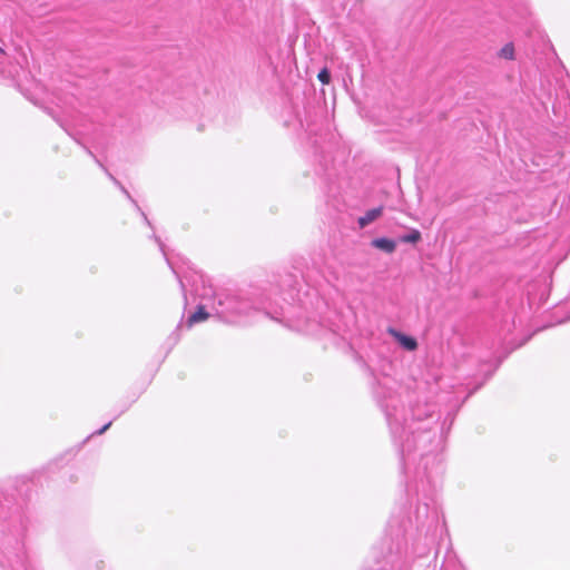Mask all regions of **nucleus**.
I'll use <instances>...</instances> for the list:
<instances>
[{"label": "nucleus", "instance_id": "4", "mask_svg": "<svg viewBox=\"0 0 570 570\" xmlns=\"http://www.w3.org/2000/svg\"><path fill=\"white\" fill-rule=\"evenodd\" d=\"M390 333L397 340V342L407 351H413L416 348L417 344L416 341L407 336L405 334H402L393 328L390 330Z\"/></svg>", "mask_w": 570, "mask_h": 570}, {"label": "nucleus", "instance_id": "2", "mask_svg": "<svg viewBox=\"0 0 570 570\" xmlns=\"http://www.w3.org/2000/svg\"><path fill=\"white\" fill-rule=\"evenodd\" d=\"M212 308L222 321L237 323L249 314L253 305L238 295L222 292L215 295Z\"/></svg>", "mask_w": 570, "mask_h": 570}, {"label": "nucleus", "instance_id": "13", "mask_svg": "<svg viewBox=\"0 0 570 570\" xmlns=\"http://www.w3.org/2000/svg\"><path fill=\"white\" fill-rule=\"evenodd\" d=\"M7 58V53L4 52V50L0 47V65L4 62Z\"/></svg>", "mask_w": 570, "mask_h": 570}, {"label": "nucleus", "instance_id": "6", "mask_svg": "<svg viewBox=\"0 0 570 570\" xmlns=\"http://www.w3.org/2000/svg\"><path fill=\"white\" fill-rule=\"evenodd\" d=\"M154 238H155V240L158 243L159 248H160V250L163 252V254H164V256H165V258H166V261H167V263H168L169 267L173 269L174 274L177 276L178 282H179V284H180V287H181V291H183V293L185 294L186 288H185V282H184V279L186 278V276H185V275H181V274H180V272H179V271L174 266V264H173V263H171V261L169 259V257H168L167 253L165 252V246H164V244L161 243V240H160L157 236H154Z\"/></svg>", "mask_w": 570, "mask_h": 570}, {"label": "nucleus", "instance_id": "11", "mask_svg": "<svg viewBox=\"0 0 570 570\" xmlns=\"http://www.w3.org/2000/svg\"><path fill=\"white\" fill-rule=\"evenodd\" d=\"M108 176L110 177V179L120 187L121 191L129 198L131 199V196L130 194L128 193V190L120 185V183L111 175V174H108Z\"/></svg>", "mask_w": 570, "mask_h": 570}, {"label": "nucleus", "instance_id": "1", "mask_svg": "<svg viewBox=\"0 0 570 570\" xmlns=\"http://www.w3.org/2000/svg\"><path fill=\"white\" fill-rule=\"evenodd\" d=\"M407 406L401 396L389 391L380 400L385 413L394 444L400 449L402 469L405 474H413L415 490L424 489V480L430 483L441 471L440 438L434 405L426 402H412L407 394Z\"/></svg>", "mask_w": 570, "mask_h": 570}, {"label": "nucleus", "instance_id": "3", "mask_svg": "<svg viewBox=\"0 0 570 570\" xmlns=\"http://www.w3.org/2000/svg\"><path fill=\"white\" fill-rule=\"evenodd\" d=\"M210 314L205 309V306L198 305L197 309L188 317L186 326L190 328L193 325L206 321Z\"/></svg>", "mask_w": 570, "mask_h": 570}, {"label": "nucleus", "instance_id": "7", "mask_svg": "<svg viewBox=\"0 0 570 570\" xmlns=\"http://www.w3.org/2000/svg\"><path fill=\"white\" fill-rule=\"evenodd\" d=\"M372 246L386 253H393L395 250L396 244L390 238L381 237L373 239Z\"/></svg>", "mask_w": 570, "mask_h": 570}, {"label": "nucleus", "instance_id": "10", "mask_svg": "<svg viewBox=\"0 0 570 570\" xmlns=\"http://www.w3.org/2000/svg\"><path fill=\"white\" fill-rule=\"evenodd\" d=\"M317 78L318 80L323 83V85H327L331 80V73L330 71L326 69V68H323L318 75H317Z\"/></svg>", "mask_w": 570, "mask_h": 570}, {"label": "nucleus", "instance_id": "8", "mask_svg": "<svg viewBox=\"0 0 570 570\" xmlns=\"http://www.w3.org/2000/svg\"><path fill=\"white\" fill-rule=\"evenodd\" d=\"M499 57L507 59V60H513L514 59V47L512 42H509L504 45L501 50L499 51Z\"/></svg>", "mask_w": 570, "mask_h": 570}, {"label": "nucleus", "instance_id": "14", "mask_svg": "<svg viewBox=\"0 0 570 570\" xmlns=\"http://www.w3.org/2000/svg\"><path fill=\"white\" fill-rule=\"evenodd\" d=\"M0 72L1 73H8V76L12 77L13 79H16V76L11 72V71H6L4 69H1L0 68Z\"/></svg>", "mask_w": 570, "mask_h": 570}, {"label": "nucleus", "instance_id": "12", "mask_svg": "<svg viewBox=\"0 0 570 570\" xmlns=\"http://www.w3.org/2000/svg\"><path fill=\"white\" fill-rule=\"evenodd\" d=\"M110 426H111V421H110V422H108L107 424H105L101 429H99V430L96 432V434H99V435H100V434L105 433V432H106Z\"/></svg>", "mask_w": 570, "mask_h": 570}, {"label": "nucleus", "instance_id": "9", "mask_svg": "<svg viewBox=\"0 0 570 570\" xmlns=\"http://www.w3.org/2000/svg\"><path fill=\"white\" fill-rule=\"evenodd\" d=\"M421 239V233L416 229L411 230V233L403 235L401 237V242L403 243H416Z\"/></svg>", "mask_w": 570, "mask_h": 570}, {"label": "nucleus", "instance_id": "15", "mask_svg": "<svg viewBox=\"0 0 570 570\" xmlns=\"http://www.w3.org/2000/svg\"><path fill=\"white\" fill-rule=\"evenodd\" d=\"M141 214H142V216H144V219L147 222V224H148V225H150V223H149V220H148L147 216H146L144 213H141Z\"/></svg>", "mask_w": 570, "mask_h": 570}, {"label": "nucleus", "instance_id": "5", "mask_svg": "<svg viewBox=\"0 0 570 570\" xmlns=\"http://www.w3.org/2000/svg\"><path fill=\"white\" fill-rule=\"evenodd\" d=\"M383 213V207H376L367 210L363 216H361L357 220L361 228H364L372 222H374L376 218H379Z\"/></svg>", "mask_w": 570, "mask_h": 570}]
</instances>
